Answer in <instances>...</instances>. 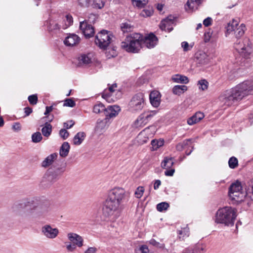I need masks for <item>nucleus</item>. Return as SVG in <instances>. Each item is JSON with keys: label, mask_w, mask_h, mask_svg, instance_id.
<instances>
[{"label": "nucleus", "mask_w": 253, "mask_h": 253, "mask_svg": "<svg viewBox=\"0 0 253 253\" xmlns=\"http://www.w3.org/2000/svg\"><path fill=\"white\" fill-rule=\"evenodd\" d=\"M28 100L32 105H36L38 102V97L36 94L29 96Z\"/></svg>", "instance_id": "53"}, {"label": "nucleus", "mask_w": 253, "mask_h": 253, "mask_svg": "<svg viewBox=\"0 0 253 253\" xmlns=\"http://www.w3.org/2000/svg\"><path fill=\"white\" fill-rule=\"evenodd\" d=\"M181 46L184 51H187L190 50L189 44L187 42H183L181 43Z\"/></svg>", "instance_id": "63"}, {"label": "nucleus", "mask_w": 253, "mask_h": 253, "mask_svg": "<svg viewBox=\"0 0 253 253\" xmlns=\"http://www.w3.org/2000/svg\"><path fill=\"white\" fill-rule=\"evenodd\" d=\"M139 250L142 253H151V252H149V250L148 248L146 245H142L140 248Z\"/></svg>", "instance_id": "64"}, {"label": "nucleus", "mask_w": 253, "mask_h": 253, "mask_svg": "<svg viewBox=\"0 0 253 253\" xmlns=\"http://www.w3.org/2000/svg\"><path fill=\"white\" fill-rule=\"evenodd\" d=\"M205 115L201 112H197L194 115L187 119L188 125L192 126L200 122L204 118Z\"/></svg>", "instance_id": "22"}, {"label": "nucleus", "mask_w": 253, "mask_h": 253, "mask_svg": "<svg viewBox=\"0 0 253 253\" xmlns=\"http://www.w3.org/2000/svg\"><path fill=\"white\" fill-rule=\"evenodd\" d=\"M93 112L95 113H105L106 108L105 106L101 103H98L95 104L93 109Z\"/></svg>", "instance_id": "42"}, {"label": "nucleus", "mask_w": 253, "mask_h": 253, "mask_svg": "<svg viewBox=\"0 0 253 253\" xmlns=\"http://www.w3.org/2000/svg\"><path fill=\"white\" fill-rule=\"evenodd\" d=\"M108 197L121 204L127 199V194L124 188L115 187L110 191Z\"/></svg>", "instance_id": "7"}, {"label": "nucleus", "mask_w": 253, "mask_h": 253, "mask_svg": "<svg viewBox=\"0 0 253 253\" xmlns=\"http://www.w3.org/2000/svg\"><path fill=\"white\" fill-rule=\"evenodd\" d=\"M70 146L68 142H64L60 147L59 151L60 156L65 158L68 155Z\"/></svg>", "instance_id": "33"}, {"label": "nucleus", "mask_w": 253, "mask_h": 253, "mask_svg": "<svg viewBox=\"0 0 253 253\" xmlns=\"http://www.w3.org/2000/svg\"><path fill=\"white\" fill-rule=\"evenodd\" d=\"M205 247L202 245H197L194 250V253H203Z\"/></svg>", "instance_id": "57"}, {"label": "nucleus", "mask_w": 253, "mask_h": 253, "mask_svg": "<svg viewBox=\"0 0 253 253\" xmlns=\"http://www.w3.org/2000/svg\"><path fill=\"white\" fill-rule=\"evenodd\" d=\"M42 137L40 132H36L32 135V140L33 142L37 143L42 140Z\"/></svg>", "instance_id": "47"}, {"label": "nucleus", "mask_w": 253, "mask_h": 253, "mask_svg": "<svg viewBox=\"0 0 253 253\" xmlns=\"http://www.w3.org/2000/svg\"><path fill=\"white\" fill-rule=\"evenodd\" d=\"M42 234L46 238L53 239L59 234V230L57 228H53L49 224L43 225L41 228Z\"/></svg>", "instance_id": "12"}, {"label": "nucleus", "mask_w": 253, "mask_h": 253, "mask_svg": "<svg viewBox=\"0 0 253 253\" xmlns=\"http://www.w3.org/2000/svg\"><path fill=\"white\" fill-rule=\"evenodd\" d=\"M121 28L123 33L131 32L133 30V26L127 23H123L121 25Z\"/></svg>", "instance_id": "45"}, {"label": "nucleus", "mask_w": 253, "mask_h": 253, "mask_svg": "<svg viewBox=\"0 0 253 253\" xmlns=\"http://www.w3.org/2000/svg\"><path fill=\"white\" fill-rule=\"evenodd\" d=\"M196 62L199 66L208 63L209 59L208 55L203 52L197 53L195 56Z\"/></svg>", "instance_id": "23"}, {"label": "nucleus", "mask_w": 253, "mask_h": 253, "mask_svg": "<svg viewBox=\"0 0 253 253\" xmlns=\"http://www.w3.org/2000/svg\"><path fill=\"white\" fill-rule=\"evenodd\" d=\"M144 106V94L142 93H138L134 95L128 104L129 109L132 112L139 111Z\"/></svg>", "instance_id": "8"}, {"label": "nucleus", "mask_w": 253, "mask_h": 253, "mask_svg": "<svg viewBox=\"0 0 253 253\" xmlns=\"http://www.w3.org/2000/svg\"><path fill=\"white\" fill-rule=\"evenodd\" d=\"M120 204L108 197L104 203L102 209L103 215L111 221L115 220L120 215Z\"/></svg>", "instance_id": "4"}, {"label": "nucleus", "mask_w": 253, "mask_h": 253, "mask_svg": "<svg viewBox=\"0 0 253 253\" xmlns=\"http://www.w3.org/2000/svg\"><path fill=\"white\" fill-rule=\"evenodd\" d=\"M158 39L153 34H150L148 36L143 37L142 47L145 46L148 48H153L157 43Z\"/></svg>", "instance_id": "15"}, {"label": "nucleus", "mask_w": 253, "mask_h": 253, "mask_svg": "<svg viewBox=\"0 0 253 253\" xmlns=\"http://www.w3.org/2000/svg\"><path fill=\"white\" fill-rule=\"evenodd\" d=\"M61 28H62V25L54 22L50 23L49 27V30H59Z\"/></svg>", "instance_id": "54"}, {"label": "nucleus", "mask_w": 253, "mask_h": 253, "mask_svg": "<svg viewBox=\"0 0 253 253\" xmlns=\"http://www.w3.org/2000/svg\"><path fill=\"white\" fill-rule=\"evenodd\" d=\"M152 147L151 148V151H156L159 148L163 146L164 144V141L163 139H160L159 140L154 139L151 141Z\"/></svg>", "instance_id": "36"}, {"label": "nucleus", "mask_w": 253, "mask_h": 253, "mask_svg": "<svg viewBox=\"0 0 253 253\" xmlns=\"http://www.w3.org/2000/svg\"><path fill=\"white\" fill-rule=\"evenodd\" d=\"M80 28L86 38L92 37L94 34L93 27L85 21L80 22Z\"/></svg>", "instance_id": "14"}, {"label": "nucleus", "mask_w": 253, "mask_h": 253, "mask_svg": "<svg viewBox=\"0 0 253 253\" xmlns=\"http://www.w3.org/2000/svg\"><path fill=\"white\" fill-rule=\"evenodd\" d=\"M121 109L119 106L117 105L109 106L106 108L105 115V118H112L116 117L120 112Z\"/></svg>", "instance_id": "21"}, {"label": "nucleus", "mask_w": 253, "mask_h": 253, "mask_svg": "<svg viewBox=\"0 0 253 253\" xmlns=\"http://www.w3.org/2000/svg\"><path fill=\"white\" fill-rule=\"evenodd\" d=\"M234 46L238 52L243 54L245 56L249 55L252 51L251 42L248 38H245L238 42L237 41Z\"/></svg>", "instance_id": "10"}, {"label": "nucleus", "mask_w": 253, "mask_h": 253, "mask_svg": "<svg viewBox=\"0 0 253 253\" xmlns=\"http://www.w3.org/2000/svg\"><path fill=\"white\" fill-rule=\"evenodd\" d=\"M142 41L143 36L134 33L126 36L121 42V46L127 52L137 53L142 48Z\"/></svg>", "instance_id": "2"}, {"label": "nucleus", "mask_w": 253, "mask_h": 253, "mask_svg": "<svg viewBox=\"0 0 253 253\" xmlns=\"http://www.w3.org/2000/svg\"><path fill=\"white\" fill-rule=\"evenodd\" d=\"M240 191H242V186L241 182L238 181L232 183L229 189V192H238Z\"/></svg>", "instance_id": "40"}, {"label": "nucleus", "mask_w": 253, "mask_h": 253, "mask_svg": "<svg viewBox=\"0 0 253 253\" xmlns=\"http://www.w3.org/2000/svg\"><path fill=\"white\" fill-rule=\"evenodd\" d=\"M59 135L62 138L65 140L69 137V133L66 129L63 128L59 131Z\"/></svg>", "instance_id": "55"}, {"label": "nucleus", "mask_w": 253, "mask_h": 253, "mask_svg": "<svg viewBox=\"0 0 253 253\" xmlns=\"http://www.w3.org/2000/svg\"><path fill=\"white\" fill-rule=\"evenodd\" d=\"M253 94V84L250 81L244 82L230 90L225 91L219 97L220 104L225 107L231 106L244 97Z\"/></svg>", "instance_id": "1"}, {"label": "nucleus", "mask_w": 253, "mask_h": 253, "mask_svg": "<svg viewBox=\"0 0 253 253\" xmlns=\"http://www.w3.org/2000/svg\"><path fill=\"white\" fill-rule=\"evenodd\" d=\"M109 126L108 120L105 118L103 120H98L95 127V132L99 134H102Z\"/></svg>", "instance_id": "19"}, {"label": "nucleus", "mask_w": 253, "mask_h": 253, "mask_svg": "<svg viewBox=\"0 0 253 253\" xmlns=\"http://www.w3.org/2000/svg\"><path fill=\"white\" fill-rule=\"evenodd\" d=\"M106 0H93V5L95 8L101 9L104 7Z\"/></svg>", "instance_id": "48"}, {"label": "nucleus", "mask_w": 253, "mask_h": 253, "mask_svg": "<svg viewBox=\"0 0 253 253\" xmlns=\"http://www.w3.org/2000/svg\"><path fill=\"white\" fill-rule=\"evenodd\" d=\"M86 136L84 132H79L74 137L73 143L75 145H80L84 140Z\"/></svg>", "instance_id": "30"}, {"label": "nucleus", "mask_w": 253, "mask_h": 253, "mask_svg": "<svg viewBox=\"0 0 253 253\" xmlns=\"http://www.w3.org/2000/svg\"><path fill=\"white\" fill-rule=\"evenodd\" d=\"M62 25V29H66L73 23V18L70 15H67L63 19Z\"/></svg>", "instance_id": "39"}, {"label": "nucleus", "mask_w": 253, "mask_h": 253, "mask_svg": "<svg viewBox=\"0 0 253 253\" xmlns=\"http://www.w3.org/2000/svg\"><path fill=\"white\" fill-rule=\"evenodd\" d=\"M153 135L152 133L150 132V128H146L138 134L135 141L138 145H143L148 142L149 138Z\"/></svg>", "instance_id": "13"}, {"label": "nucleus", "mask_w": 253, "mask_h": 253, "mask_svg": "<svg viewBox=\"0 0 253 253\" xmlns=\"http://www.w3.org/2000/svg\"><path fill=\"white\" fill-rule=\"evenodd\" d=\"M228 165L231 169H235L238 165L237 159L234 157H231L228 161Z\"/></svg>", "instance_id": "46"}, {"label": "nucleus", "mask_w": 253, "mask_h": 253, "mask_svg": "<svg viewBox=\"0 0 253 253\" xmlns=\"http://www.w3.org/2000/svg\"><path fill=\"white\" fill-rule=\"evenodd\" d=\"M191 140L186 139L183 142L178 143L176 147L177 150L179 151H182L184 149L186 148L187 146L191 145Z\"/></svg>", "instance_id": "41"}, {"label": "nucleus", "mask_w": 253, "mask_h": 253, "mask_svg": "<svg viewBox=\"0 0 253 253\" xmlns=\"http://www.w3.org/2000/svg\"><path fill=\"white\" fill-rule=\"evenodd\" d=\"M228 195L232 201L237 203L243 202L247 197V192L245 193L243 191L228 192Z\"/></svg>", "instance_id": "16"}, {"label": "nucleus", "mask_w": 253, "mask_h": 253, "mask_svg": "<svg viewBox=\"0 0 253 253\" xmlns=\"http://www.w3.org/2000/svg\"><path fill=\"white\" fill-rule=\"evenodd\" d=\"M212 19L211 17H208L203 21V24L206 27H208L211 24Z\"/></svg>", "instance_id": "62"}, {"label": "nucleus", "mask_w": 253, "mask_h": 253, "mask_svg": "<svg viewBox=\"0 0 253 253\" xmlns=\"http://www.w3.org/2000/svg\"><path fill=\"white\" fill-rule=\"evenodd\" d=\"M153 13L152 8L144 9L140 13V15L143 17H149L152 15Z\"/></svg>", "instance_id": "50"}, {"label": "nucleus", "mask_w": 253, "mask_h": 253, "mask_svg": "<svg viewBox=\"0 0 253 253\" xmlns=\"http://www.w3.org/2000/svg\"><path fill=\"white\" fill-rule=\"evenodd\" d=\"M91 0H78L80 6L84 7H88L90 5Z\"/></svg>", "instance_id": "56"}, {"label": "nucleus", "mask_w": 253, "mask_h": 253, "mask_svg": "<svg viewBox=\"0 0 253 253\" xmlns=\"http://www.w3.org/2000/svg\"><path fill=\"white\" fill-rule=\"evenodd\" d=\"M97 249L95 247L88 248L84 252V253H96Z\"/></svg>", "instance_id": "60"}, {"label": "nucleus", "mask_w": 253, "mask_h": 253, "mask_svg": "<svg viewBox=\"0 0 253 253\" xmlns=\"http://www.w3.org/2000/svg\"><path fill=\"white\" fill-rule=\"evenodd\" d=\"M245 190H246L247 197L253 200V178L245 183Z\"/></svg>", "instance_id": "29"}, {"label": "nucleus", "mask_w": 253, "mask_h": 253, "mask_svg": "<svg viewBox=\"0 0 253 253\" xmlns=\"http://www.w3.org/2000/svg\"><path fill=\"white\" fill-rule=\"evenodd\" d=\"M144 192V188L143 186L138 187L134 193L135 197L140 199L143 196Z\"/></svg>", "instance_id": "51"}, {"label": "nucleus", "mask_w": 253, "mask_h": 253, "mask_svg": "<svg viewBox=\"0 0 253 253\" xmlns=\"http://www.w3.org/2000/svg\"><path fill=\"white\" fill-rule=\"evenodd\" d=\"M236 216V211L235 209L230 207H225L217 211L215 221L226 226H233Z\"/></svg>", "instance_id": "3"}, {"label": "nucleus", "mask_w": 253, "mask_h": 253, "mask_svg": "<svg viewBox=\"0 0 253 253\" xmlns=\"http://www.w3.org/2000/svg\"><path fill=\"white\" fill-rule=\"evenodd\" d=\"M179 238L180 240H184L185 238L189 236V229L187 227L182 228L177 231Z\"/></svg>", "instance_id": "38"}, {"label": "nucleus", "mask_w": 253, "mask_h": 253, "mask_svg": "<svg viewBox=\"0 0 253 253\" xmlns=\"http://www.w3.org/2000/svg\"><path fill=\"white\" fill-rule=\"evenodd\" d=\"M246 30V28L244 24L239 25L238 21L234 19L228 23L227 27V33H233L237 39L243 36Z\"/></svg>", "instance_id": "6"}, {"label": "nucleus", "mask_w": 253, "mask_h": 253, "mask_svg": "<svg viewBox=\"0 0 253 253\" xmlns=\"http://www.w3.org/2000/svg\"><path fill=\"white\" fill-rule=\"evenodd\" d=\"M57 154L54 153L48 155L42 162L41 166L42 167L46 168L51 166L54 161L57 159Z\"/></svg>", "instance_id": "26"}, {"label": "nucleus", "mask_w": 253, "mask_h": 253, "mask_svg": "<svg viewBox=\"0 0 253 253\" xmlns=\"http://www.w3.org/2000/svg\"><path fill=\"white\" fill-rule=\"evenodd\" d=\"M74 125V122L72 120L69 121L63 124V126L66 129L71 128Z\"/></svg>", "instance_id": "59"}, {"label": "nucleus", "mask_w": 253, "mask_h": 253, "mask_svg": "<svg viewBox=\"0 0 253 253\" xmlns=\"http://www.w3.org/2000/svg\"><path fill=\"white\" fill-rule=\"evenodd\" d=\"M157 114L156 111H145L141 114L136 121L134 125L136 127H143L147 125Z\"/></svg>", "instance_id": "9"}, {"label": "nucleus", "mask_w": 253, "mask_h": 253, "mask_svg": "<svg viewBox=\"0 0 253 253\" xmlns=\"http://www.w3.org/2000/svg\"><path fill=\"white\" fill-rule=\"evenodd\" d=\"M197 86L200 90L204 91L208 89L209 83L206 80L202 79L198 82Z\"/></svg>", "instance_id": "43"}, {"label": "nucleus", "mask_w": 253, "mask_h": 253, "mask_svg": "<svg viewBox=\"0 0 253 253\" xmlns=\"http://www.w3.org/2000/svg\"><path fill=\"white\" fill-rule=\"evenodd\" d=\"M150 101L153 106L157 107L160 104V93L158 91H152L149 95Z\"/></svg>", "instance_id": "24"}, {"label": "nucleus", "mask_w": 253, "mask_h": 253, "mask_svg": "<svg viewBox=\"0 0 253 253\" xmlns=\"http://www.w3.org/2000/svg\"><path fill=\"white\" fill-rule=\"evenodd\" d=\"M66 170V165L57 168L53 171H49L48 180L53 182L56 181L64 172Z\"/></svg>", "instance_id": "17"}, {"label": "nucleus", "mask_w": 253, "mask_h": 253, "mask_svg": "<svg viewBox=\"0 0 253 253\" xmlns=\"http://www.w3.org/2000/svg\"><path fill=\"white\" fill-rule=\"evenodd\" d=\"M67 237L70 242L78 247L83 246L84 239L79 235L74 233H69L67 234Z\"/></svg>", "instance_id": "18"}, {"label": "nucleus", "mask_w": 253, "mask_h": 253, "mask_svg": "<svg viewBox=\"0 0 253 253\" xmlns=\"http://www.w3.org/2000/svg\"><path fill=\"white\" fill-rule=\"evenodd\" d=\"M171 79L173 82L176 83L186 84L189 82V79L186 76L179 74L173 75Z\"/></svg>", "instance_id": "32"}, {"label": "nucleus", "mask_w": 253, "mask_h": 253, "mask_svg": "<svg viewBox=\"0 0 253 253\" xmlns=\"http://www.w3.org/2000/svg\"><path fill=\"white\" fill-rule=\"evenodd\" d=\"M174 164V159L172 157H166L161 163V167L166 169L165 174L168 176H173L175 169L172 168Z\"/></svg>", "instance_id": "11"}, {"label": "nucleus", "mask_w": 253, "mask_h": 253, "mask_svg": "<svg viewBox=\"0 0 253 253\" xmlns=\"http://www.w3.org/2000/svg\"><path fill=\"white\" fill-rule=\"evenodd\" d=\"M117 86V84H114L108 87V89H106L102 93V97L106 99H108L115 91V88H116Z\"/></svg>", "instance_id": "34"}, {"label": "nucleus", "mask_w": 253, "mask_h": 253, "mask_svg": "<svg viewBox=\"0 0 253 253\" xmlns=\"http://www.w3.org/2000/svg\"><path fill=\"white\" fill-rule=\"evenodd\" d=\"M75 102L71 98H68L65 99L64 103V106H68L70 107H73L75 106Z\"/></svg>", "instance_id": "52"}, {"label": "nucleus", "mask_w": 253, "mask_h": 253, "mask_svg": "<svg viewBox=\"0 0 253 253\" xmlns=\"http://www.w3.org/2000/svg\"><path fill=\"white\" fill-rule=\"evenodd\" d=\"M169 207V205L166 202H162L157 205V209L159 211L167 210Z\"/></svg>", "instance_id": "49"}, {"label": "nucleus", "mask_w": 253, "mask_h": 253, "mask_svg": "<svg viewBox=\"0 0 253 253\" xmlns=\"http://www.w3.org/2000/svg\"><path fill=\"white\" fill-rule=\"evenodd\" d=\"M80 41V37L74 34H69L64 40V43L66 46H74L77 45Z\"/></svg>", "instance_id": "20"}, {"label": "nucleus", "mask_w": 253, "mask_h": 253, "mask_svg": "<svg viewBox=\"0 0 253 253\" xmlns=\"http://www.w3.org/2000/svg\"><path fill=\"white\" fill-rule=\"evenodd\" d=\"M150 243L152 245H153L154 246H156V247H159V248H162L164 247V245L163 244L159 243V242H157L154 239L151 240L150 241Z\"/></svg>", "instance_id": "61"}, {"label": "nucleus", "mask_w": 253, "mask_h": 253, "mask_svg": "<svg viewBox=\"0 0 253 253\" xmlns=\"http://www.w3.org/2000/svg\"><path fill=\"white\" fill-rule=\"evenodd\" d=\"M172 24L173 21L167 18L161 21L160 24V28L163 31L170 32L173 30Z\"/></svg>", "instance_id": "25"}, {"label": "nucleus", "mask_w": 253, "mask_h": 253, "mask_svg": "<svg viewBox=\"0 0 253 253\" xmlns=\"http://www.w3.org/2000/svg\"><path fill=\"white\" fill-rule=\"evenodd\" d=\"M52 210L51 205L49 203L42 204L38 209V213L42 216L46 215Z\"/></svg>", "instance_id": "27"}, {"label": "nucleus", "mask_w": 253, "mask_h": 253, "mask_svg": "<svg viewBox=\"0 0 253 253\" xmlns=\"http://www.w3.org/2000/svg\"><path fill=\"white\" fill-rule=\"evenodd\" d=\"M79 64L80 65H85L89 64L91 62V57L90 54H83L78 58Z\"/></svg>", "instance_id": "28"}, {"label": "nucleus", "mask_w": 253, "mask_h": 253, "mask_svg": "<svg viewBox=\"0 0 253 253\" xmlns=\"http://www.w3.org/2000/svg\"><path fill=\"white\" fill-rule=\"evenodd\" d=\"M187 90V86L184 85H177L174 86L172 88L173 94L180 95Z\"/></svg>", "instance_id": "35"}, {"label": "nucleus", "mask_w": 253, "mask_h": 253, "mask_svg": "<svg viewBox=\"0 0 253 253\" xmlns=\"http://www.w3.org/2000/svg\"><path fill=\"white\" fill-rule=\"evenodd\" d=\"M113 35L108 31L103 30L95 36V43L102 49H106L112 41Z\"/></svg>", "instance_id": "5"}, {"label": "nucleus", "mask_w": 253, "mask_h": 253, "mask_svg": "<svg viewBox=\"0 0 253 253\" xmlns=\"http://www.w3.org/2000/svg\"><path fill=\"white\" fill-rule=\"evenodd\" d=\"M41 131L44 136L48 137L51 133L52 126L50 124L46 123L44 126L42 128Z\"/></svg>", "instance_id": "37"}, {"label": "nucleus", "mask_w": 253, "mask_h": 253, "mask_svg": "<svg viewBox=\"0 0 253 253\" xmlns=\"http://www.w3.org/2000/svg\"><path fill=\"white\" fill-rule=\"evenodd\" d=\"M148 1V0H132L133 5L139 8L144 7Z\"/></svg>", "instance_id": "44"}, {"label": "nucleus", "mask_w": 253, "mask_h": 253, "mask_svg": "<svg viewBox=\"0 0 253 253\" xmlns=\"http://www.w3.org/2000/svg\"><path fill=\"white\" fill-rule=\"evenodd\" d=\"M200 3V0H188L185 9L186 10H194L198 8Z\"/></svg>", "instance_id": "31"}, {"label": "nucleus", "mask_w": 253, "mask_h": 253, "mask_svg": "<svg viewBox=\"0 0 253 253\" xmlns=\"http://www.w3.org/2000/svg\"><path fill=\"white\" fill-rule=\"evenodd\" d=\"M76 246L71 243H69L66 246V249L68 252H73L76 249Z\"/></svg>", "instance_id": "58"}]
</instances>
